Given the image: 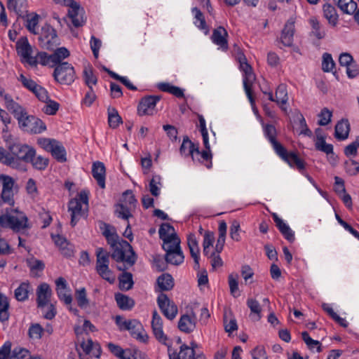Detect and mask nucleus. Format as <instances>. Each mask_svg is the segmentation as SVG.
Here are the masks:
<instances>
[{
	"mask_svg": "<svg viewBox=\"0 0 359 359\" xmlns=\"http://www.w3.org/2000/svg\"><path fill=\"white\" fill-rule=\"evenodd\" d=\"M96 266L97 273L104 280L112 283L115 277L109 268V254L102 248L96 250Z\"/></svg>",
	"mask_w": 359,
	"mask_h": 359,
	"instance_id": "423d86ee",
	"label": "nucleus"
},
{
	"mask_svg": "<svg viewBox=\"0 0 359 359\" xmlns=\"http://www.w3.org/2000/svg\"><path fill=\"white\" fill-rule=\"evenodd\" d=\"M27 216L18 209L0 216V226L8 227L15 231H20L29 227Z\"/></svg>",
	"mask_w": 359,
	"mask_h": 359,
	"instance_id": "f03ea898",
	"label": "nucleus"
},
{
	"mask_svg": "<svg viewBox=\"0 0 359 359\" xmlns=\"http://www.w3.org/2000/svg\"><path fill=\"white\" fill-rule=\"evenodd\" d=\"M238 279V274H230L229 276V285L230 288V292L234 297L239 296Z\"/></svg>",
	"mask_w": 359,
	"mask_h": 359,
	"instance_id": "052dcab7",
	"label": "nucleus"
},
{
	"mask_svg": "<svg viewBox=\"0 0 359 359\" xmlns=\"http://www.w3.org/2000/svg\"><path fill=\"white\" fill-rule=\"evenodd\" d=\"M133 276L129 272H123L119 277V287L121 290H128L133 287Z\"/></svg>",
	"mask_w": 359,
	"mask_h": 359,
	"instance_id": "de8ad7c7",
	"label": "nucleus"
},
{
	"mask_svg": "<svg viewBox=\"0 0 359 359\" xmlns=\"http://www.w3.org/2000/svg\"><path fill=\"white\" fill-rule=\"evenodd\" d=\"M294 32V20L290 18L285 23L282 31L280 41L285 46H291L293 43Z\"/></svg>",
	"mask_w": 359,
	"mask_h": 359,
	"instance_id": "4be33fe9",
	"label": "nucleus"
},
{
	"mask_svg": "<svg viewBox=\"0 0 359 359\" xmlns=\"http://www.w3.org/2000/svg\"><path fill=\"white\" fill-rule=\"evenodd\" d=\"M102 234L113 249L111 256L116 262H125L129 266L134 265L137 257L132 246L128 241L120 239L114 226L104 224Z\"/></svg>",
	"mask_w": 359,
	"mask_h": 359,
	"instance_id": "f257e3e1",
	"label": "nucleus"
},
{
	"mask_svg": "<svg viewBox=\"0 0 359 359\" xmlns=\"http://www.w3.org/2000/svg\"><path fill=\"white\" fill-rule=\"evenodd\" d=\"M84 10L77 2H74L68 10V17L75 27H81L85 24Z\"/></svg>",
	"mask_w": 359,
	"mask_h": 359,
	"instance_id": "2eb2a0df",
	"label": "nucleus"
},
{
	"mask_svg": "<svg viewBox=\"0 0 359 359\" xmlns=\"http://www.w3.org/2000/svg\"><path fill=\"white\" fill-rule=\"evenodd\" d=\"M273 219L276 223V226L278 228L279 231L284 236V237L287 241L292 242L294 240V236L290 226L286 224L280 217H278L276 213L273 214Z\"/></svg>",
	"mask_w": 359,
	"mask_h": 359,
	"instance_id": "cd10ccee",
	"label": "nucleus"
},
{
	"mask_svg": "<svg viewBox=\"0 0 359 359\" xmlns=\"http://www.w3.org/2000/svg\"><path fill=\"white\" fill-rule=\"evenodd\" d=\"M26 2V0H8L7 6L10 11H13L18 14L25 7Z\"/></svg>",
	"mask_w": 359,
	"mask_h": 359,
	"instance_id": "e2e57ef3",
	"label": "nucleus"
},
{
	"mask_svg": "<svg viewBox=\"0 0 359 359\" xmlns=\"http://www.w3.org/2000/svg\"><path fill=\"white\" fill-rule=\"evenodd\" d=\"M16 50L18 54L21 57L22 62L27 63L30 66H36V60L32 55V48L29 44L27 37H21L16 43Z\"/></svg>",
	"mask_w": 359,
	"mask_h": 359,
	"instance_id": "9d476101",
	"label": "nucleus"
},
{
	"mask_svg": "<svg viewBox=\"0 0 359 359\" xmlns=\"http://www.w3.org/2000/svg\"><path fill=\"white\" fill-rule=\"evenodd\" d=\"M184 256L182 250L170 251L165 253V260L167 263L172 265H180L184 262Z\"/></svg>",
	"mask_w": 359,
	"mask_h": 359,
	"instance_id": "4c0bfd02",
	"label": "nucleus"
},
{
	"mask_svg": "<svg viewBox=\"0 0 359 359\" xmlns=\"http://www.w3.org/2000/svg\"><path fill=\"white\" fill-rule=\"evenodd\" d=\"M338 7L344 13L347 14H355L359 8L356 2L353 1V0H339Z\"/></svg>",
	"mask_w": 359,
	"mask_h": 359,
	"instance_id": "79ce46f5",
	"label": "nucleus"
},
{
	"mask_svg": "<svg viewBox=\"0 0 359 359\" xmlns=\"http://www.w3.org/2000/svg\"><path fill=\"white\" fill-rule=\"evenodd\" d=\"M55 290L60 300L64 302L66 305H70L72 302V297L66 280L62 277H59L55 280Z\"/></svg>",
	"mask_w": 359,
	"mask_h": 359,
	"instance_id": "f3484780",
	"label": "nucleus"
},
{
	"mask_svg": "<svg viewBox=\"0 0 359 359\" xmlns=\"http://www.w3.org/2000/svg\"><path fill=\"white\" fill-rule=\"evenodd\" d=\"M115 299L118 307L122 310H130L135 305L132 298L121 293L115 295Z\"/></svg>",
	"mask_w": 359,
	"mask_h": 359,
	"instance_id": "f704fd0d",
	"label": "nucleus"
},
{
	"mask_svg": "<svg viewBox=\"0 0 359 359\" xmlns=\"http://www.w3.org/2000/svg\"><path fill=\"white\" fill-rule=\"evenodd\" d=\"M276 102L278 104H285L287 103L288 100L287 92L286 86L283 84H280L278 86L276 93Z\"/></svg>",
	"mask_w": 359,
	"mask_h": 359,
	"instance_id": "864d4df0",
	"label": "nucleus"
},
{
	"mask_svg": "<svg viewBox=\"0 0 359 359\" xmlns=\"http://www.w3.org/2000/svg\"><path fill=\"white\" fill-rule=\"evenodd\" d=\"M195 351L190 350V347L186 344L180 346L179 353H173L169 355V359H195Z\"/></svg>",
	"mask_w": 359,
	"mask_h": 359,
	"instance_id": "72a5a7b5",
	"label": "nucleus"
},
{
	"mask_svg": "<svg viewBox=\"0 0 359 359\" xmlns=\"http://www.w3.org/2000/svg\"><path fill=\"white\" fill-rule=\"evenodd\" d=\"M37 142L43 149L51 153L58 162L64 163L67 161L65 149L60 142L55 139L41 137Z\"/></svg>",
	"mask_w": 359,
	"mask_h": 359,
	"instance_id": "0eeeda50",
	"label": "nucleus"
},
{
	"mask_svg": "<svg viewBox=\"0 0 359 359\" xmlns=\"http://www.w3.org/2000/svg\"><path fill=\"white\" fill-rule=\"evenodd\" d=\"M31 291H32V288L29 283H22L15 290V297L18 301L24 302L28 299L29 293Z\"/></svg>",
	"mask_w": 359,
	"mask_h": 359,
	"instance_id": "473e14b6",
	"label": "nucleus"
},
{
	"mask_svg": "<svg viewBox=\"0 0 359 359\" xmlns=\"http://www.w3.org/2000/svg\"><path fill=\"white\" fill-rule=\"evenodd\" d=\"M19 127L25 133H42L46 129L45 123L39 118L25 112L18 120Z\"/></svg>",
	"mask_w": 359,
	"mask_h": 359,
	"instance_id": "6e6552de",
	"label": "nucleus"
},
{
	"mask_svg": "<svg viewBox=\"0 0 359 359\" xmlns=\"http://www.w3.org/2000/svg\"><path fill=\"white\" fill-rule=\"evenodd\" d=\"M158 305L163 315L169 320L174 319L178 312L177 305L170 300L167 294L161 293L157 298Z\"/></svg>",
	"mask_w": 359,
	"mask_h": 359,
	"instance_id": "f8f14e48",
	"label": "nucleus"
},
{
	"mask_svg": "<svg viewBox=\"0 0 359 359\" xmlns=\"http://www.w3.org/2000/svg\"><path fill=\"white\" fill-rule=\"evenodd\" d=\"M335 67V62L331 54L325 53L323 55L322 69L325 72H332Z\"/></svg>",
	"mask_w": 359,
	"mask_h": 359,
	"instance_id": "13d9d810",
	"label": "nucleus"
},
{
	"mask_svg": "<svg viewBox=\"0 0 359 359\" xmlns=\"http://www.w3.org/2000/svg\"><path fill=\"white\" fill-rule=\"evenodd\" d=\"M52 291L47 283H42L36 290V302L38 307L43 309L48 305L50 300Z\"/></svg>",
	"mask_w": 359,
	"mask_h": 359,
	"instance_id": "aec40b11",
	"label": "nucleus"
},
{
	"mask_svg": "<svg viewBox=\"0 0 359 359\" xmlns=\"http://www.w3.org/2000/svg\"><path fill=\"white\" fill-rule=\"evenodd\" d=\"M224 325L226 332L231 333L232 332L237 330V323L234 318H231V312L229 311V313H224Z\"/></svg>",
	"mask_w": 359,
	"mask_h": 359,
	"instance_id": "3c124183",
	"label": "nucleus"
},
{
	"mask_svg": "<svg viewBox=\"0 0 359 359\" xmlns=\"http://www.w3.org/2000/svg\"><path fill=\"white\" fill-rule=\"evenodd\" d=\"M75 298L78 306L81 309H85L89 306V300L87 298L86 290L84 287L76 290Z\"/></svg>",
	"mask_w": 359,
	"mask_h": 359,
	"instance_id": "49530a36",
	"label": "nucleus"
},
{
	"mask_svg": "<svg viewBox=\"0 0 359 359\" xmlns=\"http://www.w3.org/2000/svg\"><path fill=\"white\" fill-rule=\"evenodd\" d=\"M81 347L86 355H90L96 358H100L101 354L100 346L97 343H94L91 339L88 338L85 341V337H83L81 341Z\"/></svg>",
	"mask_w": 359,
	"mask_h": 359,
	"instance_id": "a878e982",
	"label": "nucleus"
},
{
	"mask_svg": "<svg viewBox=\"0 0 359 359\" xmlns=\"http://www.w3.org/2000/svg\"><path fill=\"white\" fill-rule=\"evenodd\" d=\"M39 15L36 13H31L27 15L26 27L34 34H39Z\"/></svg>",
	"mask_w": 359,
	"mask_h": 359,
	"instance_id": "ea45409f",
	"label": "nucleus"
},
{
	"mask_svg": "<svg viewBox=\"0 0 359 359\" xmlns=\"http://www.w3.org/2000/svg\"><path fill=\"white\" fill-rule=\"evenodd\" d=\"M315 146L317 150L327 154H333V146L330 144H327L323 136H317L315 140Z\"/></svg>",
	"mask_w": 359,
	"mask_h": 359,
	"instance_id": "09e8293b",
	"label": "nucleus"
},
{
	"mask_svg": "<svg viewBox=\"0 0 359 359\" xmlns=\"http://www.w3.org/2000/svg\"><path fill=\"white\" fill-rule=\"evenodd\" d=\"M28 163H31L34 168L39 170H44L48 165L49 159L42 156H36L34 149V154L29 158Z\"/></svg>",
	"mask_w": 359,
	"mask_h": 359,
	"instance_id": "7c9ffc66",
	"label": "nucleus"
},
{
	"mask_svg": "<svg viewBox=\"0 0 359 359\" xmlns=\"http://www.w3.org/2000/svg\"><path fill=\"white\" fill-rule=\"evenodd\" d=\"M302 337L309 349L312 350L316 348L317 352L320 353L322 351L320 342L310 337L307 332H303L302 333Z\"/></svg>",
	"mask_w": 359,
	"mask_h": 359,
	"instance_id": "5fc2aeb1",
	"label": "nucleus"
},
{
	"mask_svg": "<svg viewBox=\"0 0 359 359\" xmlns=\"http://www.w3.org/2000/svg\"><path fill=\"white\" fill-rule=\"evenodd\" d=\"M241 69L245 73L243 79V86L245 93L252 105L255 103V100L252 95V86L255 80V75L252 71V67L248 65L247 61L240 62Z\"/></svg>",
	"mask_w": 359,
	"mask_h": 359,
	"instance_id": "9b49d317",
	"label": "nucleus"
},
{
	"mask_svg": "<svg viewBox=\"0 0 359 359\" xmlns=\"http://www.w3.org/2000/svg\"><path fill=\"white\" fill-rule=\"evenodd\" d=\"M158 233L160 238L163 241L177 236L174 227L168 223H164L161 224Z\"/></svg>",
	"mask_w": 359,
	"mask_h": 359,
	"instance_id": "c03bdc74",
	"label": "nucleus"
},
{
	"mask_svg": "<svg viewBox=\"0 0 359 359\" xmlns=\"http://www.w3.org/2000/svg\"><path fill=\"white\" fill-rule=\"evenodd\" d=\"M78 198L72 199L68 205V210L71 212V225L74 226L79 219L85 215L86 208Z\"/></svg>",
	"mask_w": 359,
	"mask_h": 359,
	"instance_id": "a211bd4d",
	"label": "nucleus"
},
{
	"mask_svg": "<svg viewBox=\"0 0 359 359\" xmlns=\"http://www.w3.org/2000/svg\"><path fill=\"white\" fill-rule=\"evenodd\" d=\"M83 79L89 89L95 86L97 82V78L94 74L91 67H86L83 69Z\"/></svg>",
	"mask_w": 359,
	"mask_h": 359,
	"instance_id": "603ef678",
	"label": "nucleus"
},
{
	"mask_svg": "<svg viewBox=\"0 0 359 359\" xmlns=\"http://www.w3.org/2000/svg\"><path fill=\"white\" fill-rule=\"evenodd\" d=\"M192 13L194 15V24L200 29L203 30L205 34H207L209 32L205 18L201 11L196 7L192 8Z\"/></svg>",
	"mask_w": 359,
	"mask_h": 359,
	"instance_id": "58836bf2",
	"label": "nucleus"
},
{
	"mask_svg": "<svg viewBox=\"0 0 359 359\" xmlns=\"http://www.w3.org/2000/svg\"><path fill=\"white\" fill-rule=\"evenodd\" d=\"M157 284L161 291L170 290L174 286L173 278L170 274L163 273L158 278Z\"/></svg>",
	"mask_w": 359,
	"mask_h": 359,
	"instance_id": "e433bc0d",
	"label": "nucleus"
},
{
	"mask_svg": "<svg viewBox=\"0 0 359 359\" xmlns=\"http://www.w3.org/2000/svg\"><path fill=\"white\" fill-rule=\"evenodd\" d=\"M0 181L2 183L0 205H7L13 207L15 203V195L18 191V186L15 185L13 178L8 175H0Z\"/></svg>",
	"mask_w": 359,
	"mask_h": 359,
	"instance_id": "7ed1b4c3",
	"label": "nucleus"
},
{
	"mask_svg": "<svg viewBox=\"0 0 359 359\" xmlns=\"http://www.w3.org/2000/svg\"><path fill=\"white\" fill-rule=\"evenodd\" d=\"M180 153L186 156H191L194 160L195 154H199L200 151L198 146H196L187 136L184 138L180 149Z\"/></svg>",
	"mask_w": 359,
	"mask_h": 359,
	"instance_id": "c756f323",
	"label": "nucleus"
},
{
	"mask_svg": "<svg viewBox=\"0 0 359 359\" xmlns=\"http://www.w3.org/2000/svg\"><path fill=\"white\" fill-rule=\"evenodd\" d=\"M127 330L129 331L131 336L136 339L142 342L147 341L148 335L144 331L142 325L138 320L135 319L131 320L130 329Z\"/></svg>",
	"mask_w": 359,
	"mask_h": 359,
	"instance_id": "393cba45",
	"label": "nucleus"
},
{
	"mask_svg": "<svg viewBox=\"0 0 359 359\" xmlns=\"http://www.w3.org/2000/svg\"><path fill=\"white\" fill-rule=\"evenodd\" d=\"M92 175L97 181V184L102 189L105 188L106 168L100 161H95L92 165Z\"/></svg>",
	"mask_w": 359,
	"mask_h": 359,
	"instance_id": "412c9836",
	"label": "nucleus"
},
{
	"mask_svg": "<svg viewBox=\"0 0 359 359\" xmlns=\"http://www.w3.org/2000/svg\"><path fill=\"white\" fill-rule=\"evenodd\" d=\"M39 40L42 48L51 49L57 41L55 31L50 25H45L42 27Z\"/></svg>",
	"mask_w": 359,
	"mask_h": 359,
	"instance_id": "4468645a",
	"label": "nucleus"
},
{
	"mask_svg": "<svg viewBox=\"0 0 359 359\" xmlns=\"http://www.w3.org/2000/svg\"><path fill=\"white\" fill-rule=\"evenodd\" d=\"M151 327L154 334L157 340L159 342L165 344L167 337L165 334H164L163 331V320L156 311H153Z\"/></svg>",
	"mask_w": 359,
	"mask_h": 359,
	"instance_id": "6ab92c4d",
	"label": "nucleus"
},
{
	"mask_svg": "<svg viewBox=\"0 0 359 359\" xmlns=\"http://www.w3.org/2000/svg\"><path fill=\"white\" fill-rule=\"evenodd\" d=\"M53 76L58 83L70 85L74 81L76 74L72 65L68 62H62L55 67Z\"/></svg>",
	"mask_w": 359,
	"mask_h": 359,
	"instance_id": "1a4fd4ad",
	"label": "nucleus"
},
{
	"mask_svg": "<svg viewBox=\"0 0 359 359\" xmlns=\"http://www.w3.org/2000/svg\"><path fill=\"white\" fill-rule=\"evenodd\" d=\"M161 99L158 95H148L142 97L137 107L140 116H151L156 112V105Z\"/></svg>",
	"mask_w": 359,
	"mask_h": 359,
	"instance_id": "ddd939ff",
	"label": "nucleus"
},
{
	"mask_svg": "<svg viewBox=\"0 0 359 359\" xmlns=\"http://www.w3.org/2000/svg\"><path fill=\"white\" fill-rule=\"evenodd\" d=\"M69 56V51L64 47L57 48L51 57L53 60V67L62 64V61Z\"/></svg>",
	"mask_w": 359,
	"mask_h": 359,
	"instance_id": "a18cd8bd",
	"label": "nucleus"
},
{
	"mask_svg": "<svg viewBox=\"0 0 359 359\" xmlns=\"http://www.w3.org/2000/svg\"><path fill=\"white\" fill-rule=\"evenodd\" d=\"M227 37V31L223 27L219 26L213 30L211 39L214 43L226 50L228 49Z\"/></svg>",
	"mask_w": 359,
	"mask_h": 359,
	"instance_id": "5701e85b",
	"label": "nucleus"
},
{
	"mask_svg": "<svg viewBox=\"0 0 359 359\" xmlns=\"http://www.w3.org/2000/svg\"><path fill=\"white\" fill-rule=\"evenodd\" d=\"M4 104L7 110L10 111L17 120L27 111L24 107L14 101L12 96L6 97V102Z\"/></svg>",
	"mask_w": 359,
	"mask_h": 359,
	"instance_id": "bb28decb",
	"label": "nucleus"
},
{
	"mask_svg": "<svg viewBox=\"0 0 359 359\" xmlns=\"http://www.w3.org/2000/svg\"><path fill=\"white\" fill-rule=\"evenodd\" d=\"M11 353L8 359H27L29 355V352L27 349L19 347L15 348Z\"/></svg>",
	"mask_w": 359,
	"mask_h": 359,
	"instance_id": "774afa93",
	"label": "nucleus"
},
{
	"mask_svg": "<svg viewBox=\"0 0 359 359\" xmlns=\"http://www.w3.org/2000/svg\"><path fill=\"white\" fill-rule=\"evenodd\" d=\"M359 147V140L351 143L344 148V154L348 158L355 157L358 154V148Z\"/></svg>",
	"mask_w": 359,
	"mask_h": 359,
	"instance_id": "338daca9",
	"label": "nucleus"
},
{
	"mask_svg": "<svg viewBox=\"0 0 359 359\" xmlns=\"http://www.w3.org/2000/svg\"><path fill=\"white\" fill-rule=\"evenodd\" d=\"M45 104L42 108V111L48 115H54L59 109V104L50 99L44 102Z\"/></svg>",
	"mask_w": 359,
	"mask_h": 359,
	"instance_id": "69168bd1",
	"label": "nucleus"
},
{
	"mask_svg": "<svg viewBox=\"0 0 359 359\" xmlns=\"http://www.w3.org/2000/svg\"><path fill=\"white\" fill-rule=\"evenodd\" d=\"M345 169L347 173L351 176H355L359 173V163L350 158L344 163Z\"/></svg>",
	"mask_w": 359,
	"mask_h": 359,
	"instance_id": "0e129e2a",
	"label": "nucleus"
},
{
	"mask_svg": "<svg viewBox=\"0 0 359 359\" xmlns=\"http://www.w3.org/2000/svg\"><path fill=\"white\" fill-rule=\"evenodd\" d=\"M158 88L161 91L169 93L177 97H182L184 96L182 89L169 83H160L158 84Z\"/></svg>",
	"mask_w": 359,
	"mask_h": 359,
	"instance_id": "37998d69",
	"label": "nucleus"
},
{
	"mask_svg": "<svg viewBox=\"0 0 359 359\" xmlns=\"http://www.w3.org/2000/svg\"><path fill=\"white\" fill-rule=\"evenodd\" d=\"M108 122L111 128H116L121 122V117L114 108L108 109Z\"/></svg>",
	"mask_w": 359,
	"mask_h": 359,
	"instance_id": "6e6d98bb",
	"label": "nucleus"
},
{
	"mask_svg": "<svg viewBox=\"0 0 359 359\" xmlns=\"http://www.w3.org/2000/svg\"><path fill=\"white\" fill-rule=\"evenodd\" d=\"M137 200L132 191L126 190L123 192L120 202L115 205V214L118 217L128 219L131 217V212L135 210Z\"/></svg>",
	"mask_w": 359,
	"mask_h": 359,
	"instance_id": "39448f33",
	"label": "nucleus"
},
{
	"mask_svg": "<svg viewBox=\"0 0 359 359\" xmlns=\"http://www.w3.org/2000/svg\"><path fill=\"white\" fill-rule=\"evenodd\" d=\"M187 244L189 248L190 254L191 257L194 260L196 269L199 268V248L198 245V241L194 235L190 234L187 238Z\"/></svg>",
	"mask_w": 359,
	"mask_h": 359,
	"instance_id": "c85d7f7f",
	"label": "nucleus"
},
{
	"mask_svg": "<svg viewBox=\"0 0 359 359\" xmlns=\"http://www.w3.org/2000/svg\"><path fill=\"white\" fill-rule=\"evenodd\" d=\"M309 24L311 27V35L315 36L318 39H322L325 36V32L322 26L316 17H311L309 19Z\"/></svg>",
	"mask_w": 359,
	"mask_h": 359,
	"instance_id": "c9c22d12",
	"label": "nucleus"
},
{
	"mask_svg": "<svg viewBox=\"0 0 359 359\" xmlns=\"http://www.w3.org/2000/svg\"><path fill=\"white\" fill-rule=\"evenodd\" d=\"M350 123L347 119H341L335 126L334 135H348Z\"/></svg>",
	"mask_w": 359,
	"mask_h": 359,
	"instance_id": "bf43d9fd",
	"label": "nucleus"
},
{
	"mask_svg": "<svg viewBox=\"0 0 359 359\" xmlns=\"http://www.w3.org/2000/svg\"><path fill=\"white\" fill-rule=\"evenodd\" d=\"M269 140L276 154L291 167H296L299 171L305 168V162L301 159L295 153L287 152L286 149L279 143L275 136H269Z\"/></svg>",
	"mask_w": 359,
	"mask_h": 359,
	"instance_id": "20e7f679",
	"label": "nucleus"
},
{
	"mask_svg": "<svg viewBox=\"0 0 359 359\" xmlns=\"http://www.w3.org/2000/svg\"><path fill=\"white\" fill-rule=\"evenodd\" d=\"M196 313L191 311V315H183L181 316L179 323V329L185 333L193 332L196 327Z\"/></svg>",
	"mask_w": 359,
	"mask_h": 359,
	"instance_id": "b1692460",
	"label": "nucleus"
},
{
	"mask_svg": "<svg viewBox=\"0 0 359 359\" xmlns=\"http://www.w3.org/2000/svg\"><path fill=\"white\" fill-rule=\"evenodd\" d=\"M50 57L51 55H48L45 52H39L36 56L34 57V59L36 60V65L39 63L42 65L53 67V60Z\"/></svg>",
	"mask_w": 359,
	"mask_h": 359,
	"instance_id": "680f3d73",
	"label": "nucleus"
},
{
	"mask_svg": "<svg viewBox=\"0 0 359 359\" xmlns=\"http://www.w3.org/2000/svg\"><path fill=\"white\" fill-rule=\"evenodd\" d=\"M324 17L328 20L329 23L335 26L338 21V15L334 6L330 4H325L323 6Z\"/></svg>",
	"mask_w": 359,
	"mask_h": 359,
	"instance_id": "a19ab883",
	"label": "nucleus"
},
{
	"mask_svg": "<svg viewBox=\"0 0 359 359\" xmlns=\"http://www.w3.org/2000/svg\"><path fill=\"white\" fill-rule=\"evenodd\" d=\"M8 306L9 304L7 298L0 294V321L4 322L8 319Z\"/></svg>",
	"mask_w": 359,
	"mask_h": 359,
	"instance_id": "4d7b16f0",
	"label": "nucleus"
},
{
	"mask_svg": "<svg viewBox=\"0 0 359 359\" xmlns=\"http://www.w3.org/2000/svg\"><path fill=\"white\" fill-rule=\"evenodd\" d=\"M34 148L27 144L20 143H13L9 146V150L11 154L18 159L23 160L28 163V160L34 154Z\"/></svg>",
	"mask_w": 359,
	"mask_h": 359,
	"instance_id": "dca6fc26",
	"label": "nucleus"
},
{
	"mask_svg": "<svg viewBox=\"0 0 359 359\" xmlns=\"http://www.w3.org/2000/svg\"><path fill=\"white\" fill-rule=\"evenodd\" d=\"M293 130L294 132L299 133V135H308V133H311L306 123L305 118L299 112H297L296 114V121L293 126Z\"/></svg>",
	"mask_w": 359,
	"mask_h": 359,
	"instance_id": "2f4dec72",
	"label": "nucleus"
},
{
	"mask_svg": "<svg viewBox=\"0 0 359 359\" xmlns=\"http://www.w3.org/2000/svg\"><path fill=\"white\" fill-rule=\"evenodd\" d=\"M163 241V248L166 253L170 251L181 250L180 240L178 236H175Z\"/></svg>",
	"mask_w": 359,
	"mask_h": 359,
	"instance_id": "8fccbe9b",
	"label": "nucleus"
}]
</instances>
